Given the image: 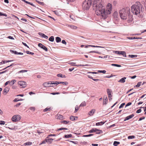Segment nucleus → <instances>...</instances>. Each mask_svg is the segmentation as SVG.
<instances>
[{
    "instance_id": "nucleus-55",
    "label": "nucleus",
    "mask_w": 146,
    "mask_h": 146,
    "mask_svg": "<svg viewBox=\"0 0 146 146\" xmlns=\"http://www.w3.org/2000/svg\"><path fill=\"white\" fill-rule=\"evenodd\" d=\"M113 75L112 74H111V76H109V75L107 76H105L104 77L106 78H110L111 77H113Z\"/></svg>"
},
{
    "instance_id": "nucleus-64",
    "label": "nucleus",
    "mask_w": 146,
    "mask_h": 146,
    "mask_svg": "<svg viewBox=\"0 0 146 146\" xmlns=\"http://www.w3.org/2000/svg\"><path fill=\"white\" fill-rule=\"evenodd\" d=\"M22 44L25 46H26L27 47L29 48V47L27 46V45L26 44V43L23 42H22Z\"/></svg>"
},
{
    "instance_id": "nucleus-19",
    "label": "nucleus",
    "mask_w": 146,
    "mask_h": 146,
    "mask_svg": "<svg viewBox=\"0 0 146 146\" xmlns=\"http://www.w3.org/2000/svg\"><path fill=\"white\" fill-rule=\"evenodd\" d=\"M51 107H47L43 110V111L44 112H46L47 111H50L51 110Z\"/></svg>"
},
{
    "instance_id": "nucleus-2",
    "label": "nucleus",
    "mask_w": 146,
    "mask_h": 146,
    "mask_svg": "<svg viewBox=\"0 0 146 146\" xmlns=\"http://www.w3.org/2000/svg\"><path fill=\"white\" fill-rule=\"evenodd\" d=\"M119 13L121 19L127 20L128 25L130 24L133 21L132 16L130 15V10L129 7H126L121 9L119 10Z\"/></svg>"
},
{
    "instance_id": "nucleus-53",
    "label": "nucleus",
    "mask_w": 146,
    "mask_h": 146,
    "mask_svg": "<svg viewBox=\"0 0 146 146\" xmlns=\"http://www.w3.org/2000/svg\"><path fill=\"white\" fill-rule=\"evenodd\" d=\"M5 123V122L3 121H0V125H4Z\"/></svg>"
},
{
    "instance_id": "nucleus-48",
    "label": "nucleus",
    "mask_w": 146,
    "mask_h": 146,
    "mask_svg": "<svg viewBox=\"0 0 146 146\" xmlns=\"http://www.w3.org/2000/svg\"><path fill=\"white\" fill-rule=\"evenodd\" d=\"M141 82H139L137 83V84L136 86L137 87H139L141 84Z\"/></svg>"
},
{
    "instance_id": "nucleus-58",
    "label": "nucleus",
    "mask_w": 146,
    "mask_h": 146,
    "mask_svg": "<svg viewBox=\"0 0 146 146\" xmlns=\"http://www.w3.org/2000/svg\"><path fill=\"white\" fill-rule=\"evenodd\" d=\"M10 83H11L10 81H9L7 82H6V83L5 84V86H7V84H10Z\"/></svg>"
},
{
    "instance_id": "nucleus-14",
    "label": "nucleus",
    "mask_w": 146,
    "mask_h": 146,
    "mask_svg": "<svg viewBox=\"0 0 146 146\" xmlns=\"http://www.w3.org/2000/svg\"><path fill=\"white\" fill-rule=\"evenodd\" d=\"M95 111L96 110L95 109H92L89 112L88 114L90 116L92 115L94 113Z\"/></svg>"
},
{
    "instance_id": "nucleus-9",
    "label": "nucleus",
    "mask_w": 146,
    "mask_h": 146,
    "mask_svg": "<svg viewBox=\"0 0 146 146\" xmlns=\"http://www.w3.org/2000/svg\"><path fill=\"white\" fill-rule=\"evenodd\" d=\"M38 46L43 49L46 51H48L47 48L45 46L42 45L41 43H39L38 44Z\"/></svg>"
},
{
    "instance_id": "nucleus-42",
    "label": "nucleus",
    "mask_w": 146,
    "mask_h": 146,
    "mask_svg": "<svg viewBox=\"0 0 146 146\" xmlns=\"http://www.w3.org/2000/svg\"><path fill=\"white\" fill-rule=\"evenodd\" d=\"M135 138V136L133 135L129 136L128 137V138L129 139H134Z\"/></svg>"
},
{
    "instance_id": "nucleus-25",
    "label": "nucleus",
    "mask_w": 146,
    "mask_h": 146,
    "mask_svg": "<svg viewBox=\"0 0 146 146\" xmlns=\"http://www.w3.org/2000/svg\"><path fill=\"white\" fill-rule=\"evenodd\" d=\"M16 82V80H11L10 81V86L13 85Z\"/></svg>"
},
{
    "instance_id": "nucleus-36",
    "label": "nucleus",
    "mask_w": 146,
    "mask_h": 146,
    "mask_svg": "<svg viewBox=\"0 0 146 146\" xmlns=\"http://www.w3.org/2000/svg\"><path fill=\"white\" fill-rule=\"evenodd\" d=\"M75 117L73 116H71L70 117V119L72 121H74L75 119Z\"/></svg>"
},
{
    "instance_id": "nucleus-31",
    "label": "nucleus",
    "mask_w": 146,
    "mask_h": 146,
    "mask_svg": "<svg viewBox=\"0 0 146 146\" xmlns=\"http://www.w3.org/2000/svg\"><path fill=\"white\" fill-rule=\"evenodd\" d=\"M96 128H93L92 129H91L89 131V133H93V132H96Z\"/></svg>"
},
{
    "instance_id": "nucleus-44",
    "label": "nucleus",
    "mask_w": 146,
    "mask_h": 146,
    "mask_svg": "<svg viewBox=\"0 0 146 146\" xmlns=\"http://www.w3.org/2000/svg\"><path fill=\"white\" fill-rule=\"evenodd\" d=\"M64 77L61 74H59L57 75V76L58 77L63 78L64 76Z\"/></svg>"
},
{
    "instance_id": "nucleus-21",
    "label": "nucleus",
    "mask_w": 146,
    "mask_h": 146,
    "mask_svg": "<svg viewBox=\"0 0 146 146\" xmlns=\"http://www.w3.org/2000/svg\"><path fill=\"white\" fill-rule=\"evenodd\" d=\"M105 123V122L104 121H101L100 122H98L96 123V125L97 126L101 125L104 124Z\"/></svg>"
},
{
    "instance_id": "nucleus-52",
    "label": "nucleus",
    "mask_w": 146,
    "mask_h": 146,
    "mask_svg": "<svg viewBox=\"0 0 146 146\" xmlns=\"http://www.w3.org/2000/svg\"><path fill=\"white\" fill-rule=\"evenodd\" d=\"M108 98H109V99L110 100H112V95H108Z\"/></svg>"
},
{
    "instance_id": "nucleus-63",
    "label": "nucleus",
    "mask_w": 146,
    "mask_h": 146,
    "mask_svg": "<svg viewBox=\"0 0 146 146\" xmlns=\"http://www.w3.org/2000/svg\"><path fill=\"white\" fill-rule=\"evenodd\" d=\"M7 38H9L10 39H14V38H13V37L11 36H9L7 37Z\"/></svg>"
},
{
    "instance_id": "nucleus-54",
    "label": "nucleus",
    "mask_w": 146,
    "mask_h": 146,
    "mask_svg": "<svg viewBox=\"0 0 146 146\" xmlns=\"http://www.w3.org/2000/svg\"><path fill=\"white\" fill-rule=\"evenodd\" d=\"M27 71V70H22L19 72V73H21V72H26Z\"/></svg>"
},
{
    "instance_id": "nucleus-20",
    "label": "nucleus",
    "mask_w": 146,
    "mask_h": 146,
    "mask_svg": "<svg viewBox=\"0 0 146 146\" xmlns=\"http://www.w3.org/2000/svg\"><path fill=\"white\" fill-rule=\"evenodd\" d=\"M88 77L89 78H91V79H92V80H94V81H98L99 80L98 79H93V78L90 75H88Z\"/></svg>"
},
{
    "instance_id": "nucleus-10",
    "label": "nucleus",
    "mask_w": 146,
    "mask_h": 146,
    "mask_svg": "<svg viewBox=\"0 0 146 146\" xmlns=\"http://www.w3.org/2000/svg\"><path fill=\"white\" fill-rule=\"evenodd\" d=\"M9 88L8 87H6L4 90L3 94L4 95H6L9 91Z\"/></svg>"
},
{
    "instance_id": "nucleus-43",
    "label": "nucleus",
    "mask_w": 146,
    "mask_h": 146,
    "mask_svg": "<svg viewBox=\"0 0 146 146\" xmlns=\"http://www.w3.org/2000/svg\"><path fill=\"white\" fill-rule=\"evenodd\" d=\"M129 56L131 58H133L134 57H136L137 56V55H129Z\"/></svg>"
},
{
    "instance_id": "nucleus-37",
    "label": "nucleus",
    "mask_w": 146,
    "mask_h": 146,
    "mask_svg": "<svg viewBox=\"0 0 146 146\" xmlns=\"http://www.w3.org/2000/svg\"><path fill=\"white\" fill-rule=\"evenodd\" d=\"M115 53L117 54H121V51H114Z\"/></svg>"
},
{
    "instance_id": "nucleus-57",
    "label": "nucleus",
    "mask_w": 146,
    "mask_h": 146,
    "mask_svg": "<svg viewBox=\"0 0 146 146\" xmlns=\"http://www.w3.org/2000/svg\"><path fill=\"white\" fill-rule=\"evenodd\" d=\"M26 53L27 54H31L32 55H33L34 54V53L33 52H31L29 51H26Z\"/></svg>"
},
{
    "instance_id": "nucleus-24",
    "label": "nucleus",
    "mask_w": 146,
    "mask_h": 146,
    "mask_svg": "<svg viewBox=\"0 0 146 146\" xmlns=\"http://www.w3.org/2000/svg\"><path fill=\"white\" fill-rule=\"evenodd\" d=\"M56 42H60L61 40V39L59 37H57L56 38Z\"/></svg>"
},
{
    "instance_id": "nucleus-59",
    "label": "nucleus",
    "mask_w": 146,
    "mask_h": 146,
    "mask_svg": "<svg viewBox=\"0 0 146 146\" xmlns=\"http://www.w3.org/2000/svg\"><path fill=\"white\" fill-rule=\"evenodd\" d=\"M59 93H60L59 92H54L51 93V94L54 95L55 94H59Z\"/></svg>"
},
{
    "instance_id": "nucleus-47",
    "label": "nucleus",
    "mask_w": 146,
    "mask_h": 146,
    "mask_svg": "<svg viewBox=\"0 0 146 146\" xmlns=\"http://www.w3.org/2000/svg\"><path fill=\"white\" fill-rule=\"evenodd\" d=\"M89 53H97V54H98L100 53L98 51H91L89 52Z\"/></svg>"
},
{
    "instance_id": "nucleus-56",
    "label": "nucleus",
    "mask_w": 146,
    "mask_h": 146,
    "mask_svg": "<svg viewBox=\"0 0 146 146\" xmlns=\"http://www.w3.org/2000/svg\"><path fill=\"white\" fill-rule=\"evenodd\" d=\"M100 73H102L104 74H105L106 73V71L105 70H99L98 71Z\"/></svg>"
},
{
    "instance_id": "nucleus-16",
    "label": "nucleus",
    "mask_w": 146,
    "mask_h": 146,
    "mask_svg": "<svg viewBox=\"0 0 146 146\" xmlns=\"http://www.w3.org/2000/svg\"><path fill=\"white\" fill-rule=\"evenodd\" d=\"M106 96V98H104L105 97H104V98L103 99V104L106 105V104H107V102H108V98Z\"/></svg>"
},
{
    "instance_id": "nucleus-50",
    "label": "nucleus",
    "mask_w": 146,
    "mask_h": 146,
    "mask_svg": "<svg viewBox=\"0 0 146 146\" xmlns=\"http://www.w3.org/2000/svg\"><path fill=\"white\" fill-rule=\"evenodd\" d=\"M79 108L78 106H76L75 108V112H76L78 110Z\"/></svg>"
},
{
    "instance_id": "nucleus-40",
    "label": "nucleus",
    "mask_w": 146,
    "mask_h": 146,
    "mask_svg": "<svg viewBox=\"0 0 146 146\" xmlns=\"http://www.w3.org/2000/svg\"><path fill=\"white\" fill-rule=\"evenodd\" d=\"M111 66H115L117 67H120L121 66L120 65L115 64H111Z\"/></svg>"
},
{
    "instance_id": "nucleus-49",
    "label": "nucleus",
    "mask_w": 146,
    "mask_h": 146,
    "mask_svg": "<svg viewBox=\"0 0 146 146\" xmlns=\"http://www.w3.org/2000/svg\"><path fill=\"white\" fill-rule=\"evenodd\" d=\"M125 104L124 103L122 104L119 107V109H120V108H123V106L125 105Z\"/></svg>"
},
{
    "instance_id": "nucleus-22",
    "label": "nucleus",
    "mask_w": 146,
    "mask_h": 146,
    "mask_svg": "<svg viewBox=\"0 0 146 146\" xmlns=\"http://www.w3.org/2000/svg\"><path fill=\"white\" fill-rule=\"evenodd\" d=\"M96 134H100L101 133H102V131L100 129H96Z\"/></svg>"
},
{
    "instance_id": "nucleus-6",
    "label": "nucleus",
    "mask_w": 146,
    "mask_h": 146,
    "mask_svg": "<svg viewBox=\"0 0 146 146\" xmlns=\"http://www.w3.org/2000/svg\"><path fill=\"white\" fill-rule=\"evenodd\" d=\"M18 84L21 88H24L26 86V82L23 81H19Z\"/></svg>"
},
{
    "instance_id": "nucleus-45",
    "label": "nucleus",
    "mask_w": 146,
    "mask_h": 146,
    "mask_svg": "<svg viewBox=\"0 0 146 146\" xmlns=\"http://www.w3.org/2000/svg\"><path fill=\"white\" fill-rule=\"evenodd\" d=\"M68 130V129L66 128H60L59 129H58L57 130V131H59V130Z\"/></svg>"
},
{
    "instance_id": "nucleus-29",
    "label": "nucleus",
    "mask_w": 146,
    "mask_h": 146,
    "mask_svg": "<svg viewBox=\"0 0 146 146\" xmlns=\"http://www.w3.org/2000/svg\"><path fill=\"white\" fill-rule=\"evenodd\" d=\"M54 13L57 15H60V12L57 11H54Z\"/></svg>"
},
{
    "instance_id": "nucleus-28",
    "label": "nucleus",
    "mask_w": 146,
    "mask_h": 146,
    "mask_svg": "<svg viewBox=\"0 0 146 146\" xmlns=\"http://www.w3.org/2000/svg\"><path fill=\"white\" fill-rule=\"evenodd\" d=\"M54 37L52 36H50L49 38V40L51 42H53L54 41Z\"/></svg>"
},
{
    "instance_id": "nucleus-5",
    "label": "nucleus",
    "mask_w": 146,
    "mask_h": 146,
    "mask_svg": "<svg viewBox=\"0 0 146 146\" xmlns=\"http://www.w3.org/2000/svg\"><path fill=\"white\" fill-rule=\"evenodd\" d=\"M21 118V117L19 115H14L12 118V120L13 122H16L19 121Z\"/></svg>"
},
{
    "instance_id": "nucleus-51",
    "label": "nucleus",
    "mask_w": 146,
    "mask_h": 146,
    "mask_svg": "<svg viewBox=\"0 0 146 146\" xmlns=\"http://www.w3.org/2000/svg\"><path fill=\"white\" fill-rule=\"evenodd\" d=\"M30 109L32 110L33 111H34L35 110V108L34 107H32L30 108Z\"/></svg>"
},
{
    "instance_id": "nucleus-12",
    "label": "nucleus",
    "mask_w": 146,
    "mask_h": 146,
    "mask_svg": "<svg viewBox=\"0 0 146 146\" xmlns=\"http://www.w3.org/2000/svg\"><path fill=\"white\" fill-rule=\"evenodd\" d=\"M134 115L133 114H132L126 117L124 120V121H125L127 120H128L132 118L134 116Z\"/></svg>"
},
{
    "instance_id": "nucleus-30",
    "label": "nucleus",
    "mask_w": 146,
    "mask_h": 146,
    "mask_svg": "<svg viewBox=\"0 0 146 146\" xmlns=\"http://www.w3.org/2000/svg\"><path fill=\"white\" fill-rule=\"evenodd\" d=\"M71 29H76L77 28L76 26L73 25H70L69 26Z\"/></svg>"
},
{
    "instance_id": "nucleus-46",
    "label": "nucleus",
    "mask_w": 146,
    "mask_h": 146,
    "mask_svg": "<svg viewBox=\"0 0 146 146\" xmlns=\"http://www.w3.org/2000/svg\"><path fill=\"white\" fill-rule=\"evenodd\" d=\"M46 142H47V139H46L44 140L42 142V143H41L40 144V145H41V144H45Z\"/></svg>"
},
{
    "instance_id": "nucleus-3",
    "label": "nucleus",
    "mask_w": 146,
    "mask_h": 146,
    "mask_svg": "<svg viewBox=\"0 0 146 146\" xmlns=\"http://www.w3.org/2000/svg\"><path fill=\"white\" fill-rule=\"evenodd\" d=\"M131 12L136 15H140L144 9L143 5L139 2H136L131 7Z\"/></svg>"
},
{
    "instance_id": "nucleus-61",
    "label": "nucleus",
    "mask_w": 146,
    "mask_h": 146,
    "mask_svg": "<svg viewBox=\"0 0 146 146\" xmlns=\"http://www.w3.org/2000/svg\"><path fill=\"white\" fill-rule=\"evenodd\" d=\"M132 104V103L131 102H129V103H128L126 105V106H125V107H127V106H129L130 105H131Z\"/></svg>"
},
{
    "instance_id": "nucleus-35",
    "label": "nucleus",
    "mask_w": 146,
    "mask_h": 146,
    "mask_svg": "<svg viewBox=\"0 0 146 146\" xmlns=\"http://www.w3.org/2000/svg\"><path fill=\"white\" fill-rule=\"evenodd\" d=\"M53 140V139L52 138L48 139H47V141L50 143H51Z\"/></svg>"
},
{
    "instance_id": "nucleus-38",
    "label": "nucleus",
    "mask_w": 146,
    "mask_h": 146,
    "mask_svg": "<svg viewBox=\"0 0 146 146\" xmlns=\"http://www.w3.org/2000/svg\"><path fill=\"white\" fill-rule=\"evenodd\" d=\"M61 121V123H63L64 124H67L69 122V121H67L66 120Z\"/></svg>"
},
{
    "instance_id": "nucleus-62",
    "label": "nucleus",
    "mask_w": 146,
    "mask_h": 146,
    "mask_svg": "<svg viewBox=\"0 0 146 146\" xmlns=\"http://www.w3.org/2000/svg\"><path fill=\"white\" fill-rule=\"evenodd\" d=\"M62 43L64 44H66V42L64 40H62Z\"/></svg>"
},
{
    "instance_id": "nucleus-27",
    "label": "nucleus",
    "mask_w": 146,
    "mask_h": 146,
    "mask_svg": "<svg viewBox=\"0 0 146 146\" xmlns=\"http://www.w3.org/2000/svg\"><path fill=\"white\" fill-rule=\"evenodd\" d=\"M120 143L119 142L114 141L113 142V145L115 146H117Z\"/></svg>"
},
{
    "instance_id": "nucleus-41",
    "label": "nucleus",
    "mask_w": 146,
    "mask_h": 146,
    "mask_svg": "<svg viewBox=\"0 0 146 146\" xmlns=\"http://www.w3.org/2000/svg\"><path fill=\"white\" fill-rule=\"evenodd\" d=\"M111 66H115L117 67H120L121 66L120 65L115 64H111Z\"/></svg>"
},
{
    "instance_id": "nucleus-17",
    "label": "nucleus",
    "mask_w": 146,
    "mask_h": 146,
    "mask_svg": "<svg viewBox=\"0 0 146 146\" xmlns=\"http://www.w3.org/2000/svg\"><path fill=\"white\" fill-rule=\"evenodd\" d=\"M38 34L39 35H40V36H42V37H44L46 39H47L48 38L47 36L46 35L44 34L41 33H39Z\"/></svg>"
},
{
    "instance_id": "nucleus-23",
    "label": "nucleus",
    "mask_w": 146,
    "mask_h": 146,
    "mask_svg": "<svg viewBox=\"0 0 146 146\" xmlns=\"http://www.w3.org/2000/svg\"><path fill=\"white\" fill-rule=\"evenodd\" d=\"M107 92L108 95L111 94V91L110 89H107Z\"/></svg>"
},
{
    "instance_id": "nucleus-1",
    "label": "nucleus",
    "mask_w": 146,
    "mask_h": 146,
    "mask_svg": "<svg viewBox=\"0 0 146 146\" xmlns=\"http://www.w3.org/2000/svg\"><path fill=\"white\" fill-rule=\"evenodd\" d=\"M92 7L96 14L98 15H100L104 19L111 13L112 10V5L110 3H108L105 8L102 0H94Z\"/></svg>"
},
{
    "instance_id": "nucleus-7",
    "label": "nucleus",
    "mask_w": 146,
    "mask_h": 146,
    "mask_svg": "<svg viewBox=\"0 0 146 146\" xmlns=\"http://www.w3.org/2000/svg\"><path fill=\"white\" fill-rule=\"evenodd\" d=\"M50 82H46L43 84V86L45 87H48L51 86V85L54 84L53 83H50Z\"/></svg>"
},
{
    "instance_id": "nucleus-60",
    "label": "nucleus",
    "mask_w": 146,
    "mask_h": 146,
    "mask_svg": "<svg viewBox=\"0 0 146 146\" xmlns=\"http://www.w3.org/2000/svg\"><path fill=\"white\" fill-rule=\"evenodd\" d=\"M141 109H139L136 111V113H139L141 112Z\"/></svg>"
},
{
    "instance_id": "nucleus-33",
    "label": "nucleus",
    "mask_w": 146,
    "mask_h": 146,
    "mask_svg": "<svg viewBox=\"0 0 146 146\" xmlns=\"http://www.w3.org/2000/svg\"><path fill=\"white\" fill-rule=\"evenodd\" d=\"M86 106V103L85 102H82L80 105V106Z\"/></svg>"
},
{
    "instance_id": "nucleus-13",
    "label": "nucleus",
    "mask_w": 146,
    "mask_h": 146,
    "mask_svg": "<svg viewBox=\"0 0 146 146\" xmlns=\"http://www.w3.org/2000/svg\"><path fill=\"white\" fill-rule=\"evenodd\" d=\"M69 64H70L72 66H85V65H76V63L75 62H71L69 63Z\"/></svg>"
},
{
    "instance_id": "nucleus-15",
    "label": "nucleus",
    "mask_w": 146,
    "mask_h": 146,
    "mask_svg": "<svg viewBox=\"0 0 146 146\" xmlns=\"http://www.w3.org/2000/svg\"><path fill=\"white\" fill-rule=\"evenodd\" d=\"M126 79V77H123V78H121L118 81L119 82H120L121 83H124L125 82V79Z\"/></svg>"
},
{
    "instance_id": "nucleus-39",
    "label": "nucleus",
    "mask_w": 146,
    "mask_h": 146,
    "mask_svg": "<svg viewBox=\"0 0 146 146\" xmlns=\"http://www.w3.org/2000/svg\"><path fill=\"white\" fill-rule=\"evenodd\" d=\"M32 144V143L31 142L29 141L28 142H27L25 143V145H31Z\"/></svg>"
},
{
    "instance_id": "nucleus-11",
    "label": "nucleus",
    "mask_w": 146,
    "mask_h": 146,
    "mask_svg": "<svg viewBox=\"0 0 146 146\" xmlns=\"http://www.w3.org/2000/svg\"><path fill=\"white\" fill-rule=\"evenodd\" d=\"M88 47H92L104 48V47H102V46H95V45H86L85 46V47L86 48H87Z\"/></svg>"
},
{
    "instance_id": "nucleus-18",
    "label": "nucleus",
    "mask_w": 146,
    "mask_h": 146,
    "mask_svg": "<svg viewBox=\"0 0 146 146\" xmlns=\"http://www.w3.org/2000/svg\"><path fill=\"white\" fill-rule=\"evenodd\" d=\"M57 119H62L63 118V116L60 114H57Z\"/></svg>"
},
{
    "instance_id": "nucleus-32",
    "label": "nucleus",
    "mask_w": 146,
    "mask_h": 146,
    "mask_svg": "<svg viewBox=\"0 0 146 146\" xmlns=\"http://www.w3.org/2000/svg\"><path fill=\"white\" fill-rule=\"evenodd\" d=\"M70 18L73 20H75V16L72 15H71L70 16Z\"/></svg>"
},
{
    "instance_id": "nucleus-26",
    "label": "nucleus",
    "mask_w": 146,
    "mask_h": 146,
    "mask_svg": "<svg viewBox=\"0 0 146 146\" xmlns=\"http://www.w3.org/2000/svg\"><path fill=\"white\" fill-rule=\"evenodd\" d=\"M72 135L71 134L69 135H64V137L66 138H69L72 137Z\"/></svg>"
},
{
    "instance_id": "nucleus-34",
    "label": "nucleus",
    "mask_w": 146,
    "mask_h": 146,
    "mask_svg": "<svg viewBox=\"0 0 146 146\" xmlns=\"http://www.w3.org/2000/svg\"><path fill=\"white\" fill-rule=\"evenodd\" d=\"M121 54H122L123 56L124 57H126V53L125 52L121 51Z\"/></svg>"
},
{
    "instance_id": "nucleus-8",
    "label": "nucleus",
    "mask_w": 146,
    "mask_h": 146,
    "mask_svg": "<svg viewBox=\"0 0 146 146\" xmlns=\"http://www.w3.org/2000/svg\"><path fill=\"white\" fill-rule=\"evenodd\" d=\"M54 84L58 85L59 84H61L63 85H66L68 84L67 82H58L56 81L55 82H54L53 83Z\"/></svg>"
},
{
    "instance_id": "nucleus-4",
    "label": "nucleus",
    "mask_w": 146,
    "mask_h": 146,
    "mask_svg": "<svg viewBox=\"0 0 146 146\" xmlns=\"http://www.w3.org/2000/svg\"><path fill=\"white\" fill-rule=\"evenodd\" d=\"M91 0H85L82 4L83 9L84 10H88L91 7Z\"/></svg>"
}]
</instances>
